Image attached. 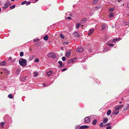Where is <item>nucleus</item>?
<instances>
[{"mask_svg": "<svg viewBox=\"0 0 129 129\" xmlns=\"http://www.w3.org/2000/svg\"><path fill=\"white\" fill-rule=\"evenodd\" d=\"M48 36L47 35H46L44 37V39L46 41L48 40Z\"/></svg>", "mask_w": 129, "mask_h": 129, "instance_id": "obj_19", "label": "nucleus"}, {"mask_svg": "<svg viewBox=\"0 0 129 129\" xmlns=\"http://www.w3.org/2000/svg\"><path fill=\"white\" fill-rule=\"evenodd\" d=\"M124 23L125 24V25H128V22H126L125 21H124Z\"/></svg>", "mask_w": 129, "mask_h": 129, "instance_id": "obj_42", "label": "nucleus"}, {"mask_svg": "<svg viewBox=\"0 0 129 129\" xmlns=\"http://www.w3.org/2000/svg\"><path fill=\"white\" fill-rule=\"evenodd\" d=\"M5 123V122H1L0 123V125L1 127H0V128H3V127H4V125Z\"/></svg>", "mask_w": 129, "mask_h": 129, "instance_id": "obj_11", "label": "nucleus"}, {"mask_svg": "<svg viewBox=\"0 0 129 129\" xmlns=\"http://www.w3.org/2000/svg\"><path fill=\"white\" fill-rule=\"evenodd\" d=\"M102 29L104 30L105 29V25H102Z\"/></svg>", "mask_w": 129, "mask_h": 129, "instance_id": "obj_30", "label": "nucleus"}, {"mask_svg": "<svg viewBox=\"0 0 129 129\" xmlns=\"http://www.w3.org/2000/svg\"><path fill=\"white\" fill-rule=\"evenodd\" d=\"M39 39H35L33 41L34 42H37V41H39Z\"/></svg>", "mask_w": 129, "mask_h": 129, "instance_id": "obj_41", "label": "nucleus"}, {"mask_svg": "<svg viewBox=\"0 0 129 129\" xmlns=\"http://www.w3.org/2000/svg\"><path fill=\"white\" fill-rule=\"evenodd\" d=\"M26 2H27L26 1H23L22 3L21 4L22 5H23L26 4Z\"/></svg>", "mask_w": 129, "mask_h": 129, "instance_id": "obj_37", "label": "nucleus"}, {"mask_svg": "<svg viewBox=\"0 0 129 129\" xmlns=\"http://www.w3.org/2000/svg\"><path fill=\"white\" fill-rule=\"evenodd\" d=\"M111 124V123H108L107 124H105L104 125V126H109V125H110Z\"/></svg>", "mask_w": 129, "mask_h": 129, "instance_id": "obj_32", "label": "nucleus"}, {"mask_svg": "<svg viewBox=\"0 0 129 129\" xmlns=\"http://www.w3.org/2000/svg\"><path fill=\"white\" fill-rule=\"evenodd\" d=\"M94 29H90L88 33V35H90L93 32V31H94Z\"/></svg>", "mask_w": 129, "mask_h": 129, "instance_id": "obj_7", "label": "nucleus"}, {"mask_svg": "<svg viewBox=\"0 0 129 129\" xmlns=\"http://www.w3.org/2000/svg\"><path fill=\"white\" fill-rule=\"evenodd\" d=\"M87 21V19L86 18H83L81 21V22L83 23H85Z\"/></svg>", "mask_w": 129, "mask_h": 129, "instance_id": "obj_12", "label": "nucleus"}, {"mask_svg": "<svg viewBox=\"0 0 129 129\" xmlns=\"http://www.w3.org/2000/svg\"><path fill=\"white\" fill-rule=\"evenodd\" d=\"M1 9L0 8V12H1Z\"/></svg>", "mask_w": 129, "mask_h": 129, "instance_id": "obj_56", "label": "nucleus"}, {"mask_svg": "<svg viewBox=\"0 0 129 129\" xmlns=\"http://www.w3.org/2000/svg\"><path fill=\"white\" fill-rule=\"evenodd\" d=\"M38 0H33L32 1V2L33 3H34L37 2Z\"/></svg>", "mask_w": 129, "mask_h": 129, "instance_id": "obj_38", "label": "nucleus"}, {"mask_svg": "<svg viewBox=\"0 0 129 129\" xmlns=\"http://www.w3.org/2000/svg\"><path fill=\"white\" fill-rule=\"evenodd\" d=\"M52 72L51 71H49L48 72L47 74V75L49 76H50L52 74Z\"/></svg>", "mask_w": 129, "mask_h": 129, "instance_id": "obj_13", "label": "nucleus"}, {"mask_svg": "<svg viewBox=\"0 0 129 129\" xmlns=\"http://www.w3.org/2000/svg\"><path fill=\"white\" fill-rule=\"evenodd\" d=\"M89 51L90 52H91L92 51V50L91 49H89Z\"/></svg>", "mask_w": 129, "mask_h": 129, "instance_id": "obj_53", "label": "nucleus"}, {"mask_svg": "<svg viewBox=\"0 0 129 129\" xmlns=\"http://www.w3.org/2000/svg\"><path fill=\"white\" fill-rule=\"evenodd\" d=\"M58 63L60 64L59 66L61 67L62 65V62L61 61H59L58 62Z\"/></svg>", "mask_w": 129, "mask_h": 129, "instance_id": "obj_29", "label": "nucleus"}, {"mask_svg": "<svg viewBox=\"0 0 129 129\" xmlns=\"http://www.w3.org/2000/svg\"><path fill=\"white\" fill-rule=\"evenodd\" d=\"M89 126L87 125H82L80 126L79 127V128L80 129H84L87 128Z\"/></svg>", "mask_w": 129, "mask_h": 129, "instance_id": "obj_6", "label": "nucleus"}, {"mask_svg": "<svg viewBox=\"0 0 129 129\" xmlns=\"http://www.w3.org/2000/svg\"><path fill=\"white\" fill-rule=\"evenodd\" d=\"M121 39L120 38L114 39L113 40V42H115L117 41H118Z\"/></svg>", "mask_w": 129, "mask_h": 129, "instance_id": "obj_8", "label": "nucleus"}, {"mask_svg": "<svg viewBox=\"0 0 129 129\" xmlns=\"http://www.w3.org/2000/svg\"><path fill=\"white\" fill-rule=\"evenodd\" d=\"M120 107V108L122 107L123 106V105H119Z\"/></svg>", "mask_w": 129, "mask_h": 129, "instance_id": "obj_50", "label": "nucleus"}, {"mask_svg": "<svg viewBox=\"0 0 129 129\" xmlns=\"http://www.w3.org/2000/svg\"><path fill=\"white\" fill-rule=\"evenodd\" d=\"M111 127L110 126H109L106 128V129H111Z\"/></svg>", "mask_w": 129, "mask_h": 129, "instance_id": "obj_43", "label": "nucleus"}, {"mask_svg": "<svg viewBox=\"0 0 129 129\" xmlns=\"http://www.w3.org/2000/svg\"><path fill=\"white\" fill-rule=\"evenodd\" d=\"M26 60L22 58H21L19 60L20 65L22 67L25 66L26 65Z\"/></svg>", "mask_w": 129, "mask_h": 129, "instance_id": "obj_1", "label": "nucleus"}, {"mask_svg": "<svg viewBox=\"0 0 129 129\" xmlns=\"http://www.w3.org/2000/svg\"><path fill=\"white\" fill-rule=\"evenodd\" d=\"M67 70V69L66 68H64V69H62V72H63V71H66Z\"/></svg>", "mask_w": 129, "mask_h": 129, "instance_id": "obj_45", "label": "nucleus"}, {"mask_svg": "<svg viewBox=\"0 0 129 129\" xmlns=\"http://www.w3.org/2000/svg\"><path fill=\"white\" fill-rule=\"evenodd\" d=\"M98 0H94L93 2V4H96L98 2Z\"/></svg>", "mask_w": 129, "mask_h": 129, "instance_id": "obj_34", "label": "nucleus"}, {"mask_svg": "<svg viewBox=\"0 0 129 129\" xmlns=\"http://www.w3.org/2000/svg\"><path fill=\"white\" fill-rule=\"evenodd\" d=\"M83 48L81 47L78 48L76 50V52H82L83 51Z\"/></svg>", "mask_w": 129, "mask_h": 129, "instance_id": "obj_5", "label": "nucleus"}, {"mask_svg": "<svg viewBox=\"0 0 129 129\" xmlns=\"http://www.w3.org/2000/svg\"><path fill=\"white\" fill-rule=\"evenodd\" d=\"M62 60L63 61H65L66 60V58L64 56L62 58Z\"/></svg>", "mask_w": 129, "mask_h": 129, "instance_id": "obj_33", "label": "nucleus"}, {"mask_svg": "<svg viewBox=\"0 0 129 129\" xmlns=\"http://www.w3.org/2000/svg\"><path fill=\"white\" fill-rule=\"evenodd\" d=\"M39 60L38 59H36L35 60V61L36 62H38L39 61Z\"/></svg>", "mask_w": 129, "mask_h": 129, "instance_id": "obj_40", "label": "nucleus"}, {"mask_svg": "<svg viewBox=\"0 0 129 129\" xmlns=\"http://www.w3.org/2000/svg\"><path fill=\"white\" fill-rule=\"evenodd\" d=\"M74 36L76 37H78L79 36V34L76 32H75L74 33Z\"/></svg>", "mask_w": 129, "mask_h": 129, "instance_id": "obj_15", "label": "nucleus"}, {"mask_svg": "<svg viewBox=\"0 0 129 129\" xmlns=\"http://www.w3.org/2000/svg\"><path fill=\"white\" fill-rule=\"evenodd\" d=\"M12 59V57H10L8 58V60H10Z\"/></svg>", "mask_w": 129, "mask_h": 129, "instance_id": "obj_49", "label": "nucleus"}, {"mask_svg": "<svg viewBox=\"0 0 129 129\" xmlns=\"http://www.w3.org/2000/svg\"><path fill=\"white\" fill-rule=\"evenodd\" d=\"M34 77H36L38 75V73L36 72H34Z\"/></svg>", "mask_w": 129, "mask_h": 129, "instance_id": "obj_26", "label": "nucleus"}, {"mask_svg": "<svg viewBox=\"0 0 129 129\" xmlns=\"http://www.w3.org/2000/svg\"><path fill=\"white\" fill-rule=\"evenodd\" d=\"M26 5H29L30 4V3L29 2H26Z\"/></svg>", "mask_w": 129, "mask_h": 129, "instance_id": "obj_46", "label": "nucleus"}, {"mask_svg": "<svg viewBox=\"0 0 129 129\" xmlns=\"http://www.w3.org/2000/svg\"><path fill=\"white\" fill-rule=\"evenodd\" d=\"M111 113V111L110 110H109L108 111L107 114L108 115H109Z\"/></svg>", "mask_w": 129, "mask_h": 129, "instance_id": "obj_24", "label": "nucleus"}, {"mask_svg": "<svg viewBox=\"0 0 129 129\" xmlns=\"http://www.w3.org/2000/svg\"><path fill=\"white\" fill-rule=\"evenodd\" d=\"M126 109L127 110V108Z\"/></svg>", "mask_w": 129, "mask_h": 129, "instance_id": "obj_58", "label": "nucleus"}, {"mask_svg": "<svg viewBox=\"0 0 129 129\" xmlns=\"http://www.w3.org/2000/svg\"><path fill=\"white\" fill-rule=\"evenodd\" d=\"M84 122L86 123H89L90 122V118L88 117H86L84 118Z\"/></svg>", "mask_w": 129, "mask_h": 129, "instance_id": "obj_3", "label": "nucleus"}, {"mask_svg": "<svg viewBox=\"0 0 129 129\" xmlns=\"http://www.w3.org/2000/svg\"><path fill=\"white\" fill-rule=\"evenodd\" d=\"M75 59L74 58L70 59L68 61V63H71L72 62L75 61Z\"/></svg>", "mask_w": 129, "mask_h": 129, "instance_id": "obj_9", "label": "nucleus"}, {"mask_svg": "<svg viewBox=\"0 0 129 129\" xmlns=\"http://www.w3.org/2000/svg\"><path fill=\"white\" fill-rule=\"evenodd\" d=\"M6 62L5 61H3L0 64L1 65H4L5 64Z\"/></svg>", "mask_w": 129, "mask_h": 129, "instance_id": "obj_25", "label": "nucleus"}, {"mask_svg": "<svg viewBox=\"0 0 129 129\" xmlns=\"http://www.w3.org/2000/svg\"><path fill=\"white\" fill-rule=\"evenodd\" d=\"M115 8L114 7L111 8L109 9V12L113 11L115 10Z\"/></svg>", "mask_w": 129, "mask_h": 129, "instance_id": "obj_22", "label": "nucleus"}, {"mask_svg": "<svg viewBox=\"0 0 129 129\" xmlns=\"http://www.w3.org/2000/svg\"><path fill=\"white\" fill-rule=\"evenodd\" d=\"M120 108L119 105L117 106L115 108V110H119V109Z\"/></svg>", "mask_w": 129, "mask_h": 129, "instance_id": "obj_21", "label": "nucleus"}, {"mask_svg": "<svg viewBox=\"0 0 129 129\" xmlns=\"http://www.w3.org/2000/svg\"><path fill=\"white\" fill-rule=\"evenodd\" d=\"M114 16V13L113 12H111L110 13L109 15V17L110 18L112 17H113Z\"/></svg>", "mask_w": 129, "mask_h": 129, "instance_id": "obj_20", "label": "nucleus"}, {"mask_svg": "<svg viewBox=\"0 0 129 129\" xmlns=\"http://www.w3.org/2000/svg\"><path fill=\"white\" fill-rule=\"evenodd\" d=\"M122 102H119V103L120 104H121V103H122Z\"/></svg>", "mask_w": 129, "mask_h": 129, "instance_id": "obj_55", "label": "nucleus"}, {"mask_svg": "<svg viewBox=\"0 0 129 129\" xmlns=\"http://www.w3.org/2000/svg\"><path fill=\"white\" fill-rule=\"evenodd\" d=\"M70 52H67L66 53V56L68 57H69L70 55Z\"/></svg>", "mask_w": 129, "mask_h": 129, "instance_id": "obj_14", "label": "nucleus"}, {"mask_svg": "<svg viewBox=\"0 0 129 129\" xmlns=\"http://www.w3.org/2000/svg\"><path fill=\"white\" fill-rule=\"evenodd\" d=\"M119 113V110H115L114 112L113 113V114L114 115H116Z\"/></svg>", "mask_w": 129, "mask_h": 129, "instance_id": "obj_17", "label": "nucleus"}, {"mask_svg": "<svg viewBox=\"0 0 129 129\" xmlns=\"http://www.w3.org/2000/svg\"><path fill=\"white\" fill-rule=\"evenodd\" d=\"M108 50V49L107 48H106L103 51V52H106Z\"/></svg>", "mask_w": 129, "mask_h": 129, "instance_id": "obj_39", "label": "nucleus"}, {"mask_svg": "<svg viewBox=\"0 0 129 129\" xmlns=\"http://www.w3.org/2000/svg\"><path fill=\"white\" fill-rule=\"evenodd\" d=\"M8 97L10 99H12L13 98V96L12 94H10L8 95Z\"/></svg>", "mask_w": 129, "mask_h": 129, "instance_id": "obj_23", "label": "nucleus"}, {"mask_svg": "<svg viewBox=\"0 0 129 129\" xmlns=\"http://www.w3.org/2000/svg\"><path fill=\"white\" fill-rule=\"evenodd\" d=\"M108 45L110 46H114V45L113 44H108Z\"/></svg>", "mask_w": 129, "mask_h": 129, "instance_id": "obj_44", "label": "nucleus"}, {"mask_svg": "<svg viewBox=\"0 0 129 129\" xmlns=\"http://www.w3.org/2000/svg\"><path fill=\"white\" fill-rule=\"evenodd\" d=\"M43 86H45V87H46V86H48V85L47 84H46L45 85V84L44 83L43 84Z\"/></svg>", "mask_w": 129, "mask_h": 129, "instance_id": "obj_48", "label": "nucleus"}, {"mask_svg": "<svg viewBox=\"0 0 129 129\" xmlns=\"http://www.w3.org/2000/svg\"><path fill=\"white\" fill-rule=\"evenodd\" d=\"M93 117V116H90V117Z\"/></svg>", "mask_w": 129, "mask_h": 129, "instance_id": "obj_57", "label": "nucleus"}, {"mask_svg": "<svg viewBox=\"0 0 129 129\" xmlns=\"http://www.w3.org/2000/svg\"><path fill=\"white\" fill-rule=\"evenodd\" d=\"M119 2L120 1H121V0H117Z\"/></svg>", "mask_w": 129, "mask_h": 129, "instance_id": "obj_54", "label": "nucleus"}, {"mask_svg": "<svg viewBox=\"0 0 129 129\" xmlns=\"http://www.w3.org/2000/svg\"><path fill=\"white\" fill-rule=\"evenodd\" d=\"M81 25V24L80 23H77L76 24V28L77 29H78L79 27H80Z\"/></svg>", "mask_w": 129, "mask_h": 129, "instance_id": "obj_10", "label": "nucleus"}, {"mask_svg": "<svg viewBox=\"0 0 129 129\" xmlns=\"http://www.w3.org/2000/svg\"><path fill=\"white\" fill-rule=\"evenodd\" d=\"M48 57H52L53 58H56V56L55 54L53 52L50 53L48 54Z\"/></svg>", "mask_w": 129, "mask_h": 129, "instance_id": "obj_2", "label": "nucleus"}, {"mask_svg": "<svg viewBox=\"0 0 129 129\" xmlns=\"http://www.w3.org/2000/svg\"><path fill=\"white\" fill-rule=\"evenodd\" d=\"M67 19H68L69 20H71V19L72 18L70 17H68L66 18Z\"/></svg>", "mask_w": 129, "mask_h": 129, "instance_id": "obj_47", "label": "nucleus"}, {"mask_svg": "<svg viewBox=\"0 0 129 129\" xmlns=\"http://www.w3.org/2000/svg\"><path fill=\"white\" fill-rule=\"evenodd\" d=\"M68 42L66 41V42H64L63 44L64 45H67L68 44Z\"/></svg>", "mask_w": 129, "mask_h": 129, "instance_id": "obj_27", "label": "nucleus"}, {"mask_svg": "<svg viewBox=\"0 0 129 129\" xmlns=\"http://www.w3.org/2000/svg\"><path fill=\"white\" fill-rule=\"evenodd\" d=\"M80 129L79 128H78V126H76V129Z\"/></svg>", "mask_w": 129, "mask_h": 129, "instance_id": "obj_52", "label": "nucleus"}, {"mask_svg": "<svg viewBox=\"0 0 129 129\" xmlns=\"http://www.w3.org/2000/svg\"><path fill=\"white\" fill-rule=\"evenodd\" d=\"M60 38H62V39H64V36H63V35L62 34H60Z\"/></svg>", "mask_w": 129, "mask_h": 129, "instance_id": "obj_31", "label": "nucleus"}, {"mask_svg": "<svg viewBox=\"0 0 129 129\" xmlns=\"http://www.w3.org/2000/svg\"><path fill=\"white\" fill-rule=\"evenodd\" d=\"M10 3L9 2H7L5 5V6L3 7L4 9H5L7 8L10 5Z\"/></svg>", "mask_w": 129, "mask_h": 129, "instance_id": "obj_4", "label": "nucleus"}, {"mask_svg": "<svg viewBox=\"0 0 129 129\" xmlns=\"http://www.w3.org/2000/svg\"><path fill=\"white\" fill-rule=\"evenodd\" d=\"M24 54V53L23 52H20V56L21 57Z\"/></svg>", "mask_w": 129, "mask_h": 129, "instance_id": "obj_28", "label": "nucleus"}, {"mask_svg": "<svg viewBox=\"0 0 129 129\" xmlns=\"http://www.w3.org/2000/svg\"><path fill=\"white\" fill-rule=\"evenodd\" d=\"M15 5H13L10 7V9H13L15 8Z\"/></svg>", "mask_w": 129, "mask_h": 129, "instance_id": "obj_35", "label": "nucleus"}, {"mask_svg": "<svg viewBox=\"0 0 129 129\" xmlns=\"http://www.w3.org/2000/svg\"><path fill=\"white\" fill-rule=\"evenodd\" d=\"M108 120V119L107 118H105L103 120V122L104 123H106Z\"/></svg>", "mask_w": 129, "mask_h": 129, "instance_id": "obj_16", "label": "nucleus"}, {"mask_svg": "<svg viewBox=\"0 0 129 129\" xmlns=\"http://www.w3.org/2000/svg\"><path fill=\"white\" fill-rule=\"evenodd\" d=\"M97 122V121L96 120V119H94L92 121V123L93 125H95L96 123Z\"/></svg>", "mask_w": 129, "mask_h": 129, "instance_id": "obj_18", "label": "nucleus"}, {"mask_svg": "<svg viewBox=\"0 0 129 129\" xmlns=\"http://www.w3.org/2000/svg\"><path fill=\"white\" fill-rule=\"evenodd\" d=\"M129 107V106H127V107Z\"/></svg>", "mask_w": 129, "mask_h": 129, "instance_id": "obj_59", "label": "nucleus"}, {"mask_svg": "<svg viewBox=\"0 0 129 129\" xmlns=\"http://www.w3.org/2000/svg\"><path fill=\"white\" fill-rule=\"evenodd\" d=\"M100 127H101L104 126V125H103V123H101L100 124Z\"/></svg>", "mask_w": 129, "mask_h": 129, "instance_id": "obj_36", "label": "nucleus"}, {"mask_svg": "<svg viewBox=\"0 0 129 129\" xmlns=\"http://www.w3.org/2000/svg\"><path fill=\"white\" fill-rule=\"evenodd\" d=\"M127 5L128 7L129 8V3H127Z\"/></svg>", "mask_w": 129, "mask_h": 129, "instance_id": "obj_51", "label": "nucleus"}]
</instances>
